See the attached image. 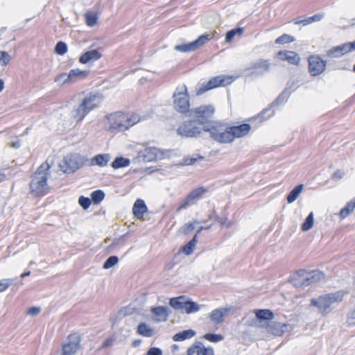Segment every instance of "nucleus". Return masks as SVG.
<instances>
[{"label":"nucleus","mask_w":355,"mask_h":355,"mask_svg":"<svg viewBox=\"0 0 355 355\" xmlns=\"http://www.w3.org/2000/svg\"><path fill=\"white\" fill-rule=\"evenodd\" d=\"M113 339L112 338H107L102 344V347L105 348L112 345Z\"/></svg>","instance_id":"57"},{"label":"nucleus","mask_w":355,"mask_h":355,"mask_svg":"<svg viewBox=\"0 0 355 355\" xmlns=\"http://www.w3.org/2000/svg\"><path fill=\"white\" fill-rule=\"evenodd\" d=\"M309 71L311 76H315L321 74L326 69L327 62L320 56L312 55L309 57Z\"/></svg>","instance_id":"13"},{"label":"nucleus","mask_w":355,"mask_h":355,"mask_svg":"<svg viewBox=\"0 0 355 355\" xmlns=\"http://www.w3.org/2000/svg\"><path fill=\"white\" fill-rule=\"evenodd\" d=\"M270 64L268 60L261 59L252 62L251 67L246 70L250 71V76H262L269 71Z\"/></svg>","instance_id":"15"},{"label":"nucleus","mask_w":355,"mask_h":355,"mask_svg":"<svg viewBox=\"0 0 355 355\" xmlns=\"http://www.w3.org/2000/svg\"><path fill=\"white\" fill-rule=\"evenodd\" d=\"M195 335L196 331L192 329L184 330L175 334L173 337V340L175 342L183 341L193 337Z\"/></svg>","instance_id":"33"},{"label":"nucleus","mask_w":355,"mask_h":355,"mask_svg":"<svg viewBox=\"0 0 355 355\" xmlns=\"http://www.w3.org/2000/svg\"><path fill=\"white\" fill-rule=\"evenodd\" d=\"M306 271L304 270H300L291 276L290 282L295 287L307 286L308 282H306Z\"/></svg>","instance_id":"20"},{"label":"nucleus","mask_w":355,"mask_h":355,"mask_svg":"<svg viewBox=\"0 0 355 355\" xmlns=\"http://www.w3.org/2000/svg\"><path fill=\"white\" fill-rule=\"evenodd\" d=\"M350 316L352 318L355 319V309L351 311Z\"/></svg>","instance_id":"64"},{"label":"nucleus","mask_w":355,"mask_h":355,"mask_svg":"<svg viewBox=\"0 0 355 355\" xmlns=\"http://www.w3.org/2000/svg\"><path fill=\"white\" fill-rule=\"evenodd\" d=\"M11 57L7 52L0 51V64L6 66L10 61Z\"/></svg>","instance_id":"50"},{"label":"nucleus","mask_w":355,"mask_h":355,"mask_svg":"<svg viewBox=\"0 0 355 355\" xmlns=\"http://www.w3.org/2000/svg\"><path fill=\"white\" fill-rule=\"evenodd\" d=\"M4 88V82L3 80L0 79V92Z\"/></svg>","instance_id":"61"},{"label":"nucleus","mask_w":355,"mask_h":355,"mask_svg":"<svg viewBox=\"0 0 355 355\" xmlns=\"http://www.w3.org/2000/svg\"><path fill=\"white\" fill-rule=\"evenodd\" d=\"M251 125L248 123L230 127V130L232 134L233 140H234L235 138H240L246 136L249 133Z\"/></svg>","instance_id":"21"},{"label":"nucleus","mask_w":355,"mask_h":355,"mask_svg":"<svg viewBox=\"0 0 355 355\" xmlns=\"http://www.w3.org/2000/svg\"><path fill=\"white\" fill-rule=\"evenodd\" d=\"M214 37L213 33L204 34L200 35L197 40L188 44L176 45L174 49L177 51L187 53L194 51L203 46Z\"/></svg>","instance_id":"8"},{"label":"nucleus","mask_w":355,"mask_h":355,"mask_svg":"<svg viewBox=\"0 0 355 355\" xmlns=\"http://www.w3.org/2000/svg\"><path fill=\"white\" fill-rule=\"evenodd\" d=\"M151 313L155 316L156 322H166L170 313V310L167 306H156L150 309Z\"/></svg>","instance_id":"19"},{"label":"nucleus","mask_w":355,"mask_h":355,"mask_svg":"<svg viewBox=\"0 0 355 355\" xmlns=\"http://www.w3.org/2000/svg\"><path fill=\"white\" fill-rule=\"evenodd\" d=\"M276 58L280 60L287 61L291 64H298L300 62V55L291 51H280L276 54Z\"/></svg>","instance_id":"18"},{"label":"nucleus","mask_w":355,"mask_h":355,"mask_svg":"<svg viewBox=\"0 0 355 355\" xmlns=\"http://www.w3.org/2000/svg\"><path fill=\"white\" fill-rule=\"evenodd\" d=\"M55 52L60 55H63L67 52V45L63 42L57 43L55 47Z\"/></svg>","instance_id":"45"},{"label":"nucleus","mask_w":355,"mask_h":355,"mask_svg":"<svg viewBox=\"0 0 355 355\" xmlns=\"http://www.w3.org/2000/svg\"><path fill=\"white\" fill-rule=\"evenodd\" d=\"M214 113V107L211 105H201L191 110V116L198 119L202 123L204 121L211 117Z\"/></svg>","instance_id":"14"},{"label":"nucleus","mask_w":355,"mask_h":355,"mask_svg":"<svg viewBox=\"0 0 355 355\" xmlns=\"http://www.w3.org/2000/svg\"><path fill=\"white\" fill-rule=\"evenodd\" d=\"M13 279H3L0 280V293L6 291L14 282Z\"/></svg>","instance_id":"51"},{"label":"nucleus","mask_w":355,"mask_h":355,"mask_svg":"<svg viewBox=\"0 0 355 355\" xmlns=\"http://www.w3.org/2000/svg\"><path fill=\"white\" fill-rule=\"evenodd\" d=\"M177 132L182 137H193L200 135L201 129L196 125V121H189L182 123L178 128Z\"/></svg>","instance_id":"12"},{"label":"nucleus","mask_w":355,"mask_h":355,"mask_svg":"<svg viewBox=\"0 0 355 355\" xmlns=\"http://www.w3.org/2000/svg\"><path fill=\"white\" fill-rule=\"evenodd\" d=\"M195 354L196 355H214L212 347H205L200 341L196 342L187 349V355H194Z\"/></svg>","instance_id":"17"},{"label":"nucleus","mask_w":355,"mask_h":355,"mask_svg":"<svg viewBox=\"0 0 355 355\" xmlns=\"http://www.w3.org/2000/svg\"><path fill=\"white\" fill-rule=\"evenodd\" d=\"M349 44L351 47V51L355 49V41L353 42L349 43Z\"/></svg>","instance_id":"63"},{"label":"nucleus","mask_w":355,"mask_h":355,"mask_svg":"<svg viewBox=\"0 0 355 355\" xmlns=\"http://www.w3.org/2000/svg\"><path fill=\"white\" fill-rule=\"evenodd\" d=\"M197 243V234H195L193 238L182 248V251L186 254L189 255L193 252V248Z\"/></svg>","instance_id":"41"},{"label":"nucleus","mask_w":355,"mask_h":355,"mask_svg":"<svg viewBox=\"0 0 355 355\" xmlns=\"http://www.w3.org/2000/svg\"><path fill=\"white\" fill-rule=\"evenodd\" d=\"M314 224V215L311 212L305 219L304 222L302 224L301 229L304 232H306L311 229Z\"/></svg>","instance_id":"39"},{"label":"nucleus","mask_w":355,"mask_h":355,"mask_svg":"<svg viewBox=\"0 0 355 355\" xmlns=\"http://www.w3.org/2000/svg\"><path fill=\"white\" fill-rule=\"evenodd\" d=\"M78 203L83 207V209H87L91 205L92 200L89 198L81 196L79 197Z\"/></svg>","instance_id":"49"},{"label":"nucleus","mask_w":355,"mask_h":355,"mask_svg":"<svg viewBox=\"0 0 355 355\" xmlns=\"http://www.w3.org/2000/svg\"><path fill=\"white\" fill-rule=\"evenodd\" d=\"M137 333L146 337H151L154 334V330L144 322H141L137 327Z\"/></svg>","instance_id":"35"},{"label":"nucleus","mask_w":355,"mask_h":355,"mask_svg":"<svg viewBox=\"0 0 355 355\" xmlns=\"http://www.w3.org/2000/svg\"><path fill=\"white\" fill-rule=\"evenodd\" d=\"M230 311V308H219L213 310L209 314L210 320L215 324L223 322L224 317Z\"/></svg>","instance_id":"25"},{"label":"nucleus","mask_w":355,"mask_h":355,"mask_svg":"<svg viewBox=\"0 0 355 355\" xmlns=\"http://www.w3.org/2000/svg\"><path fill=\"white\" fill-rule=\"evenodd\" d=\"M186 301V297L183 295L173 297L170 299L169 305L175 309L184 310Z\"/></svg>","instance_id":"32"},{"label":"nucleus","mask_w":355,"mask_h":355,"mask_svg":"<svg viewBox=\"0 0 355 355\" xmlns=\"http://www.w3.org/2000/svg\"><path fill=\"white\" fill-rule=\"evenodd\" d=\"M84 164V158L78 154L66 155L60 164V168L65 173H74Z\"/></svg>","instance_id":"7"},{"label":"nucleus","mask_w":355,"mask_h":355,"mask_svg":"<svg viewBox=\"0 0 355 355\" xmlns=\"http://www.w3.org/2000/svg\"><path fill=\"white\" fill-rule=\"evenodd\" d=\"M304 189V184H301L297 186H296L288 195L287 196V201L288 203H293L294 202L297 198L299 197L300 194L302 193V190Z\"/></svg>","instance_id":"34"},{"label":"nucleus","mask_w":355,"mask_h":355,"mask_svg":"<svg viewBox=\"0 0 355 355\" xmlns=\"http://www.w3.org/2000/svg\"><path fill=\"white\" fill-rule=\"evenodd\" d=\"M284 93L280 95L276 100L275 101L272 103L273 105L275 104H279L280 101H283V96H284Z\"/></svg>","instance_id":"58"},{"label":"nucleus","mask_w":355,"mask_h":355,"mask_svg":"<svg viewBox=\"0 0 355 355\" xmlns=\"http://www.w3.org/2000/svg\"><path fill=\"white\" fill-rule=\"evenodd\" d=\"M148 209L145 202L141 199H137L132 207V212L134 216L137 218L140 219L143 218L144 214L147 211Z\"/></svg>","instance_id":"27"},{"label":"nucleus","mask_w":355,"mask_h":355,"mask_svg":"<svg viewBox=\"0 0 355 355\" xmlns=\"http://www.w3.org/2000/svg\"><path fill=\"white\" fill-rule=\"evenodd\" d=\"M97 19H98L97 15L94 12H87L85 14V22H86L87 25L90 27H92L94 25H96V24L97 22Z\"/></svg>","instance_id":"44"},{"label":"nucleus","mask_w":355,"mask_h":355,"mask_svg":"<svg viewBox=\"0 0 355 355\" xmlns=\"http://www.w3.org/2000/svg\"><path fill=\"white\" fill-rule=\"evenodd\" d=\"M40 313V308L33 306L27 311V313L32 316L37 315Z\"/></svg>","instance_id":"55"},{"label":"nucleus","mask_w":355,"mask_h":355,"mask_svg":"<svg viewBox=\"0 0 355 355\" xmlns=\"http://www.w3.org/2000/svg\"><path fill=\"white\" fill-rule=\"evenodd\" d=\"M163 150L155 147H146L138 152L137 158L145 162H155L164 157Z\"/></svg>","instance_id":"9"},{"label":"nucleus","mask_w":355,"mask_h":355,"mask_svg":"<svg viewBox=\"0 0 355 355\" xmlns=\"http://www.w3.org/2000/svg\"><path fill=\"white\" fill-rule=\"evenodd\" d=\"M130 164V161L129 159L123 157H118L112 162L111 166L113 168L117 169L128 166Z\"/></svg>","instance_id":"37"},{"label":"nucleus","mask_w":355,"mask_h":355,"mask_svg":"<svg viewBox=\"0 0 355 355\" xmlns=\"http://www.w3.org/2000/svg\"><path fill=\"white\" fill-rule=\"evenodd\" d=\"M200 223L198 220H193L191 223H187L184 226V232L187 234H189L191 231H193L196 227V225Z\"/></svg>","instance_id":"52"},{"label":"nucleus","mask_w":355,"mask_h":355,"mask_svg":"<svg viewBox=\"0 0 355 355\" xmlns=\"http://www.w3.org/2000/svg\"><path fill=\"white\" fill-rule=\"evenodd\" d=\"M162 354H163V353H162V349L158 347H155L150 348L146 353V355H162Z\"/></svg>","instance_id":"54"},{"label":"nucleus","mask_w":355,"mask_h":355,"mask_svg":"<svg viewBox=\"0 0 355 355\" xmlns=\"http://www.w3.org/2000/svg\"><path fill=\"white\" fill-rule=\"evenodd\" d=\"M203 130L209 132L211 138L221 144H228L232 142L233 137L230 130V127H225L224 125L214 123L204 125Z\"/></svg>","instance_id":"5"},{"label":"nucleus","mask_w":355,"mask_h":355,"mask_svg":"<svg viewBox=\"0 0 355 355\" xmlns=\"http://www.w3.org/2000/svg\"><path fill=\"white\" fill-rule=\"evenodd\" d=\"M118 261L119 259L116 256H111L105 261L103 268L104 269H109L115 266Z\"/></svg>","instance_id":"46"},{"label":"nucleus","mask_w":355,"mask_h":355,"mask_svg":"<svg viewBox=\"0 0 355 355\" xmlns=\"http://www.w3.org/2000/svg\"><path fill=\"white\" fill-rule=\"evenodd\" d=\"M324 17V14L318 13L315 14L313 16L306 17L304 19H301L300 17L296 18L293 19V23L295 24H302L303 26H306L308 24H312L315 21H320Z\"/></svg>","instance_id":"28"},{"label":"nucleus","mask_w":355,"mask_h":355,"mask_svg":"<svg viewBox=\"0 0 355 355\" xmlns=\"http://www.w3.org/2000/svg\"><path fill=\"white\" fill-rule=\"evenodd\" d=\"M205 191L206 189L203 187H198L193 190L183 200L177 211H180V210L187 208L188 206L195 204L197 200L202 198Z\"/></svg>","instance_id":"16"},{"label":"nucleus","mask_w":355,"mask_h":355,"mask_svg":"<svg viewBox=\"0 0 355 355\" xmlns=\"http://www.w3.org/2000/svg\"><path fill=\"white\" fill-rule=\"evenodd\" d=\"M89 72L85 70H80L78 68L73 69L69 71L68 74V80L70 83H73L85 78L88 76Z\"/></svg>","instance_id":"26"},{"label":"nucleus","mask_w":355,"mask_h":355,"mask_svg":"<svg viewBox=\"0 0 355 355\" xmlns=\"http://www.w3.org/2000/svg\"><path fill=\"white\" fill-rule=\"evenodd\" d=\"M294 41L295 38L293 36L285 33L276 39L275 44H285L293 42Z\"/></svg>","instance_id":"43"},{"label":"nucleus","mask_w":355,"mask_h":355,"mask_svg":"<svg viewBox=\"0 0 355 355\" xmlns=\"http://www.w3.org/2000/svg\"><path fill=\"white\" fill-rule=\"evenodd\" d=\"M49 165L47 162L42 163L37 171L31 175L29 183L30 193L35 197L46 195L49 190L47 180L49 179Z\"/></svg>","instance_id":"2"},{"label":"nucleus","mask_w":355,"mask_h":355,"mask_svg":"<svg viewBox=\"0 0 355 355\" xmlns=\"http://www.w3.org/2000/svg\"><path fill=\"white\" fill-rule=\"evenodd\" d=\"M306 282L308 286L312 284H316L324 279V274L319 270H313L311 272H306Z\"/></svg>","instance_id":"29"},{"label":"nucleus","mask_w":355,"mask_h":355,"mask_svg":"<svg viewBox=\"0 0 355 355\" xmlns=\"http://www.w3.org/2000/svg\"><path fill=\"white\" fill-rule=\"evenodd\" d=\"M347 292L344 291H338L322 295L317 298L311 299L310 305L316 307L318 313L325 316L331 312L336 304H338L343 300Z\"/></svg>","instance_id":"3"},{"label":"nucleus","mask_w":355,"mask_h":355,"mask_svg":"<svg viewBox=\"0 0 355 355\" xmlns=\"http://www.w3.org/2000/svg\"><path fill=\"white\" fill-rule=\"evenodd\" d=\"M230 83H231L230 77H225L223 76H215L211 78L206 83H203L202 85H200L196 90V94L197 96H200L208 90L212 89L217 87L224 86Z\"/></svg>","instance_id":"10"},{"label":"nucleus","mask_w":355,"mask_h":355,"mask_svg":"<svg viewBox=\"0 0 355 355\" xmlns=\"http://www.w3.org/2000/svg\"><path fill=\"white\" fill-rule=\"evenodd\" d=\"M256 317L261 320H272L274 317L273 313L268 309H260L256 311Z\"/></svg>","instance_id":"38"},{"label":"nucleus","mask_w":355,"mask_h":355,"mask_svg":"<svg viewBox=\"0 0 355 355\" xmlns=\"http://www.w3.org/2000/svg\"><path fill=\"white\" fill-rule=\"evenodd\" d=\"M68 74L67 73H62L55 78V82L60 84H71L70 80H68Z\"/></svg>","instance_id":"47"},{"label":"nucleus","mask_w":355,"mask_h":355,"mask_svg":"<svg viewBox=\"0 0 355 355\" xmlns=\"http://www.w3.org/2000/svg\"><path fill=\"white\" fill-rule=\"evenodd\" d=\"M139 121L140 118L138 114H128L116 112L107 116L105 126L108 131L116 133L129 129Z\"/></svg>","instance_id":"1"},{"label":"nucleus","mask_w":355,"mask_h":355,"mask_svg":"<svg viewBox=\"0 0 355 355\" xmlns=\"http://www.w3.org/2000/svg\"><path fill=\"white\" fill-rule=\"evenodd\" d=\"M287 327V324L285 323H281L275 321H270L268 324L267 331L277 336H281L285 332V329Z\"/></svg>","instance_id":"22"},{"label":"nucleus","mask_w":355,"mask_h":355,"mask_svg":"<svg viewBox=\"0 0 355 355\" xmlns=\"http://www.w3.org/2000/svg\"><path fill=\"white\" fill-rule=\"evenodd\" d=\"M203 159H204V157L202 156H200V155H196L195 157H187L184 159V164L186 165H192V164H195L197 161L202 160Z\"/></svg>","instance_id":"53"},{"label":"nucleus","mask_w":355,"mask_h":355,"mask_svg":"<svg viewBox=\"0 0 355 355\" xmlns=\"http://www.w3.org/2000/svg\"><path fill=\"white\" fill-rule=\"evenodd\" d=\"M204 338L212 343H218L221 341L223 339V336L220 334H206L204 336Z\"/></svg>","instance_id":"48"},{"label":"nucleus","mask_w":355,"mask_h":355,"mask_svg":"<svg viewBox=\"0 0 355 355\" xmlns=\"http://www.w3.org/2000/svg\"><path fill=\"white\" fill-rule=\"evenodd\" d=\"M355 209V198L347 203V205L340 209L339 216L340 219H344L349 216Z\"/></svg>","instance_id":"31"},{"label":"nucleus","mask_w":355,"mask_h":355,"mask_svg":"<svg viewBox=\"0 0 355 355\" xmlns=\"http://www.w3.org/2000/svg\"><path fill=\"white\" fill-rule=\"evenodd\" d=\"M243 33V28H236L234 29H232L231 31H228L226 33L225 35V42L227 43H230L233 40L234 37L236 35H241Z\"/></svg>","instance_id":"40"},{"label":"nucleus","mask_w":355,"mask_h":355,"mask_svg":"<svg viewBox=\"0 0 355 355\" xmlns=\"http://www.w3.org/2000/svg\"><path fill=\"white\" fill-rule=\"evenodd\" d=\"M201 306H202L198 304L197 302H193L190 300H187L184 310L187 314H190L200 311Z\"/></svg>","instance_id":"36"},{"label":"nucleus","mask_w":355,"mask_h":355,"mask_svg":"<svg viewBox=\"0 0 355 355\" xmlns=\"http://www.w3.org/2000/svg\"><path fill=\"white\" fill-rule=\"evenodd\" d=\"M101 56V53L98 50L94 49L82 54L79 58V62L82 64H87L99 60Z\"/></svg>","instance_id":"24"},{"label":"nucleus","mask_w":355,"mask_h":355,"mask_svg":"<svg viewBox=\"0 0 355 355\" xmlns=\"http://www.w3.org/2000/svg\"><path fill=\"white\" fill-rule=\"evenodd\" d=\"M101 101L102 96L98 93L87 94L80 103L73 107L71 111V117L77 123L82 121L92 110L101 104Z\"/></svg>","instance_id":"4"},{"label":"nucleus","mask_w":355,"mask_h":355,"mask_svg":"<svg viewBox=\"0 0 355 355\" xmlns=\"http://www.w3.org/2000/svg\"><path fill=\"white\" fill-rule=\"evenodd\" d=\"M21 144L19 141L13 142L12 144V146L15 148H19L20 147Z\"/></svg>","instance_id":"59"},{"label":"nucleus","mask_w":355,"mask_h":355,"mask_svg":"<svg viewBox=\"0 0 355 355\" xmlns=\"http://www.w3.org/2000/svg\"><path fill=\"white\" fill-rule=\"evenodd\" d=\"M80 337L76 334H70L68 341L62 345L61 355H76L80 348Z\"/></svg>","instance_id":"11"},{"label":"nucleus","mask_w":355,"mask_h":355,"mask_svg":"<svg viewBox=\"0 0 355 355\" xmlns=\"http://www.w3.org/2000/svg\"><path fill=\"white\" fill-rule=\"evenodd\" d=\"M173 103L174 110L178 112L185 114L189 112V96L185 85L176 87L173 94Z\"/></svg>","instance_id":"6"},{"label":"nucleus","mask_w":355,"mask_h":355,"mask_svg":"<svg viewBox=\"0 0 355 355\" xmlns=\"http://www.w3.org/2000/svg\"><path fill=\"white\" fill-rule=\"evenodd\" d=\"M30 274H31V272H30V271H27V272H26L22 273V274L21 275V277L24 278V277H26V276L30 275Z\"/></svg>","instance_id":"62"},{"label":"nucleus","mask_w":355,"mask_h":355,"mask_svg":"<svg viewBox=\"0 0 355 355\" xmlns=\"http://www.w3.org/2000/svg\"><path fill=\"white\" fill-rule=\"evenodd\" d=\"M105 193L101 190H96L91 193V200L94 204H99L104 198Z\"/></svg>","instance_id":"42"},{"label":"nucleus","mask_w":355,"mask_h":355,"mask_svg":"<svg viewBox=\"0 0 355 355\" xmlns=\"http://www.w3.org/2000/svg\"><path fill=\"white\" fill-rule=\"evenodd\" d=\"M110 158L111 157L109 154H98L95 155L91 159V164L103 167L107 165Z\"/></svg>","instance_id":"30"},{"label":"nucleus","mask_w":355,"mask_h":355,"mask_svg":"<svg viewBox=\"0 0 355 355\" xmlns=\"http://www.w3.org/2000/svg\"><path fill=\"white\" fill-rule=\"evenodd\" d=\"M343 177V174L340 171H336L331 175L332 179H340Z\"/></svg>","instance_id":"56"},{"label":"nucleus","mask_w":355,"mask_h":355,"mask_svg":"<svg viewBox=\"0 0 355 355\" xmlns=\"http://www.w3.org/2000/svg\"><path fill=\"white\" fill-rule=\"evenodd\" d=\"M141 343V341L140 340H135L133 342H132V346L136 347L137 346H139Z\"/></svg>","instance_id":"60"},{"label":"nucleus","mask_w":355,"mask_h":355,"mask_svg":"<svg viewBox=\"0 0 355 355\" xmlns=\"http://www.w3.org/2000/svg\"><path fill=\"white\" fill-rule=\"evenodd\" d=\"M351 51L349 43L335 46L327 51V56L330 58H338Z\"/></svg>","instance_id":"23"}]
</instances>
